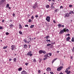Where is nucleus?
I'll list each match as a JSON object with an SVG mask.
<instances>
[{
	"label": "nucleus",
	"instance_id": "61",
	"mask_svg": "<svg viewBox=\"0 0 74 74\" xmlns=\"http://www.w3.org/2000/svg\"><path fill=\"white\" fill-rule=\"evenodd\" d=\"M67 35L68 36H70V34H68Z\"/></svg>",
	"mask_w": 74,
	"mask_h": 74
},
{
	"label": "nucleus",
	"instance_id": "19",
	"mask_svg": "<svg viewBox=\"0 0 74 74\" xmlns=\"http://www.w3.org/2000/svg\"><path fill=\"white\" fill-rule=\"evenodd\" d=\"M5 0H1L0 2L2 3V4L4 2H5Z\"/></svg>",
	"mask_w": 74,
	"mask_h": 74
},
{
	"label": "nucleus",
	"instance_id": "50",
	"mask_svg": "<svg viewBox=\"0 0 74 74\" xmlns=\"http://www.w3.org/2000/svg\"><path fill=\"white\" fill-rule=\"evenodd\" d=\"M3 29V27H2L1 26L0 27V29Z\"/></svg>",
	"mask_w": 74,
	"mask_h": 74
},
{
	"label": "nucleus",
	"instance_id": "20",
	"mask_svg": "<svg viewBox=\"0 0 74 74\" xmlns=\"http://www.w3.org/2000/svg\"><path fill=\"white\" fill-rule=\"evenodd\" d=\"M22 70V67H20L18 69V70L19 71H21Z\"/></svg>",
	"mask_w": 74,
	"mask_h": 74
},
{
	"label": "nucleus",
	"instance_id": "17",
	"mask_svg": "<svg viewBox=\"0 0 74 74\" xmlns=\"http://www.w3.org/2000/svg\"><path fill=\"white\" fill-rule=\"evenodd\" d=\"M57 59H58V58H56L53 60L52 61V64H53V62H55V60H57Z\"/></svg>",
	"mask_w": 74,
	"mask_h": 74
},
{
	"label": "nucleus",
	"instance_id": "30",
	"mask_svg": "<svg viewBox=\"0 0 74 74\" xmlns=\"http://www.w3.org/2000/svg\"><path fill=\"white\" fill-rule=\"evenodd\" d=\"M15 45H12L11 46V47H12V48H14H14H15Z\"/></svg>",
	"mask_w": 74,
	"mask_h": 74
},
{
	"label": "nucleus",
	"instance_id": "13",
	"mask_svg": "<svg viewBox=\"0 0 74 74\" xmlns=\"http://www.w3.org/2000/svg\"><path fill=\"white\" fill-rule=\"evenodd\" d=\"M48 53H47L44 56V58H48Z\"/></svg>",
	"mask_w": 74,
	"mask_h": 74
},
{
	"label": "nucleus",
	"instance_id": "11",
	"mask_svg": "<svg viewBox=\"0 0 74 74\" xmlns=\"http://www.w3.org/2000/svg\"><path fill=\"white\" fill-rule=\"evenodd\" d=\"M70 39V37H68L66 39V41H69V40Z\"/></svg>",
	"mask_w": 74,
	"mask_h": 74
},
{
	"label": "nucleus",
	"instance_id": "24",
	"mask_svg": "<svg viewBox=\"0 0 74 74\" xmlns=\"http://www.w3.org/2000/svg\"><path fill=\"white\" fill-rule=\"evenodd\" d=\"M34 25H32L30 26V27L31 29H32V28H33L34 27Z\"/></svg>",
	"mask_w": 74,
	"mask_h": 74
},
{
	"label": "nucleus",
	"instance_id": "36",
	"mask_svg": "<svg viewBox=\"0 0 74 74\" xmlns=\"http://www.w3.org/2000/svg\"><path fill=\"white\" fill-rule=\"evenodd\" d=\"M69 7L70 8H72L73 7V5H69Z\"/></svg>",
	"mask_w": 74,
	"mask_h": 74
},
{
	"label": "nucleus",
	"instance_id": "3",
	"mask_svg": "<svg viewBox=\"0 0 74 74\" xmlns=\"http://www.w3.org/2000/svg\"><path fill=\"white\" fill-rule=\"evenodd\" d=\"M27 56H29L30 57H32V56H33V54L32 53V51H29L27 53Z\"/></svg>",
	"mask_w": 74,
	"mask_h": 74
},
{
	"label": "nucleus",
	"instance_id": "29",
	"mask_svg": "<svg viewBox=\"0 0 74 74\" xmlns=\"http://www.w3.org/2000/svg\"><path fill=\"white\" fill-rule=\"evenodd\" d=\"M15 45H12L11 46V47H12V48H14H14H15Z\"/></svg>",
	"mask_w": 74,
	"mask_h": 74
},
{
	"label": "nucleus",
	"instance_id": "59",
	"mask_svg": "<svg viewBox=\"0 0 74 74\" xmlns=\"http://www.w3.org/2000/svg\"><path fill=\"white\" fill-rule=\"evenodd\" d=\"M4 22V20H2V22L3 23Z\"/></svg>",
	"mask_w": 74,
	"mask_h": 74
},
{
	"label": "nucleus",
	"instance_id": "39",
	"mask_svg": "<svg viewBox=\"0 0 74 74\" xmlns=\"http://www.w3.org/2000/svg\"><path fill=\"white\" fill-rule=\"evenodd\" d=\"M31 18L32 19V20H33V19H34V17L33 16H32V17H31Z\"/></svg>",
	"mask_w": 74,
	"mask_h": 74
},
{
	"label": "nucleus",
	"instance_id": "49",
	"mask_svg": "<svg viewBox=\"0 0 74 74\" xmlns=\"http://www.w3.org/2000/svg\"><path fill=\"white\" fill-rule=\"evenodd\" d=\"M42 59H40V60H39V63H41V61H42Z\"/></svg>",
	"mask_w": 74,
	"mask_h": 74
},
{
	"label": "nucleus",
	"instance_id": "64",
	"mask_svg": "<svg viewBox=\"0 0 74 74\" xmlns=\"http://www.w3.org/2000/svg\"><path fill=\"white\" fill-rule=\"evenodd\" d=\"M8 8L9 9H10V10H11V7H9Z\"/></svg>",
	"mask_w": 74,
	"mask_h": 74
},
{
	"label": "nucleus",
	"instance_id": "5",
	"mask_svg": "<svg viewBox=\"0 0 74 74\" xmlns=\"http://www.w3.org/2000/svg\"><path fill=\"white\" fill-rule=\"evenodd\" d=\"M70 16V14L69 13H67L65 14L64 18H66V17H69Z\"/></svg>",
	"mask_w": 74,
	"mask_h": 74
},
{
	"label": "nucleus",
	"instance_id": "38",
	"mask_svg": "<svg viewBox=\"0 0 74 74\" xmlns=\"http://www.w3.org/2000/svg\"><path fill=\"white\" fill-rule=\"evenodd\" d=\"M46 41L47 42H50V41H51V40H50L47 39Z\"/></svg>",
	"mask_w": 74,
	"mask_h": 74
},
{
	"label": "nucleus",
	"instance_id": "16",
	"mask_svg": "<svg viewBox=\"0 0 74 74\" xmlns=\"http://www.w3.org/2000/svg\"><path fill=\"white\" fill-rule=\"evenodd\" d=\"M46 70L47 71H51V68H50L48 67L46 69Z\"/></svg>",
	"mask_w": 74,
	"mask_h": 74
},
{
	"label": "nucleus",
	"instance_id": "55",
	"mask_svg": "<svg viewBox=\"0 0 74 74\" xmlns=\"http://www.w3.org/2000/svg\"><path fill=\"white\" fill-rule=\"evenodd\" d=\"M30 40L29 41H27V43H28V44L30 43Z\"/></svg>",
	"mask_w": 74,
	"mask_h": 74
},
{
	"label": "nucleus",
	"instance_id": "14",
	"mask_svg": "<svg viewBox=\"0 0 74 74\" xmlns=\"http://www.w3.org/2000/svg\"><path fill=\"white\" fill-rule=\"evenodd\" d=\"M39 54H42V50H41L39 51Z\"/></svg>",
	"mask_w": 74,
	"mask_h": 74
},
{
	"label": "nucleus",
	"instance_id": "53",
	"mask_svg": "<svg viewBox=\"0 0 74 74\" xmlns=\"http://www.w3.org/2000/svg\"><path fill=\"white\" fill-rule=\"evenodd\" d=\"M12 58H10L9 59V61H11L12 60Z\"/></svg>",
	"mask_w": 74,
	"mask_h": 74
},
{
	"label": "nucleus",
	"instance_id": "15",
	"mask_svg": "<svg viewBox=\"0 0 74 74\" xmlns=\"http://www.w3.org/2000/svg\"><path fill=\"white\" fill-rule=\"evenodd\" d=\"M69 14H74V12L73 11H70V12L69 13Z\"/></svg>",
	"mask_w": 74,
	"mask_h": 74
},
{
	"label": "nucleus",
	"instance_id": "8",
	"mask_svg": "<svg viewBox=\"0 0 74 74\" xmlns=\"http://www.w3.org/2000/svg\"><path fill=\"white\" fill-rule=\"evenodd\" d=\"M64 32H66L65 29H64L60 31L59 33V34H62V33H64Z\"/></svg>",
	"mask_w": 74,
	"mask_h": 74
},
{
	"label": "nucleus",
	"instance_id": "33",
	"mask_svg": "<svg viewBox=\"0 0 74 74\" xmlns=\"http://www.w3.org/2000/svg\"><path fill=\"white\" fill-rule=\"evenodd\" d=\"M54 4V3H52L51 5V7H52L53 6V5Z\"/></svg>",
	"mask_w": 74,
	"mask_h": 74
},
{
	"label": "nucleus",
	"instance_id": "23",
	"mask_svg": "<svg viewBox=\"0 0 74 74\" xmlns=\"http://www.w3.org/2000/svg\"><path fill=\"white\" fill-rule=\"evenodd\" d=\"M59 9H57L55 10V11L56 12H58L59 11Z\"/></svg>",
	"mask_w": 74,
	"mask_h": 74
},
{
	"label": "nucleus",
	"instance_id": "41",
	"mask_svg": "<svg viewBox=\"0 0 74 74\" xmlns=\"http://www.w3.org/2000/svg\"><path fill=\"white\" fill-rule=\"evenodd\" d=\"M7 48V46H5V47H3V49H6V48Z\"/></svg>",
	"mask_w": 74,
	"mask_h": 74
},
{
	"label": "nucleus",
	"instance_id": "28",
	"mask_svg": "<svg viewBox=\"0 0 74 74\" xmlns=\"http://www.w3.org/2000/svg\"><path fill=\"white\" fill-rule=\"evenodd\" d=\"M71 41L72 42H74V37H73L72 38V40H71Z\"/></svg>",
	"mask_w": 74,
	"mask_h": 74
},
{
	"label": "nucleus",
	"instance_id": "43",
	"mask_svg": "<svg viewBox=\"0 0 74 74\" xmlns=\"http://www.w3.org/2000/svg\"><path fill=\"white\" fill-rule=\"evenodd\" d=\"M63 8V7L62 6H60V9H62Z\"/></svg>",
	"mask_w": 74,
	"mask_h": 74
},
{
	"label": "nucleus",
	"instance_id": "9",
	"mask_svg": "<svg viewBox=\"0 0 74 74\" xmlns=\"http://www.w3.org/2000/svg\"><path fill=\"white\" fill-rule=\"evenodd\" d=\"M21 74H27V73L25 71H23L21 72Z\"/></svg>",
	"mask_w": 74,
	"mask_h": 74
},
{
	"label": "nucleus",
	"instance_id": "56",
	"mask_svg": "<svg viewBox=\"0 0 74 74\" xmlns=\"http://www.w3.org/2000/svg\"><path fill=\"white\" fill-rule=\"evenodd\" d=\"M50 73H51V74H53V73L52 72H50Z\"/></svg>",
	"mask_w": 74,
	"mask_h": 74
},
{
	"label": "nucleus",
	"instance_id": "4",
	"mask_svg": "<svg viewBox=\"0 0 74 74\" xmlns=\"http://www.w3.org/2000/svg\"><path fill=\"white\" fill-rule=\"evenodd\" d=\"M57 26L58 27L59 29H60L61 27H62V28H63V27H64V25H62L60 23H59Z\"/></svg>",
	"mask_w": 74,
	"mask_h": 74
},
{
	"label": "nucleus",
	"instance_id": "48",
	"mask_svg": "<svg viewBox=\"0 0 74 74\" xmlns=\"http://www.w3.org/2000/svg\"><path fill=\"white\" fill-rule=\"evenodd\" d=\"M25 27H29V25H25Z\"/></svg>",
	"mask_w": 74,
	"mask_h": 74
},
{
	"label": "nucleus",
	"instance_id": "18",
	"mask_svg": "<svg viewBox=\"0 0 74 74\" xmlns=\"http://www.w3.org/2000/svg\"><path fill=\"white\" fill-rule=\"evenodd\" d=\"M27 45L26 44H25L24 45V48H25V49H27Z\"/></svg>",
	"mask_w": 74,
	"mask_h": 74
},
{
	"label": "nucleus",
	"instance_id": "7",
	"mask_svg": "<svg viewBox=\"0 0 74 74\" xmlns=\"http://www.w3.org/2000/svg\"><path fill=\"white\" fill-rule=\"evenodd\" d=\"M63 68V66H60L57 68V70L58 71H60Z\"/></svg>",
	"mask_w": 74,
	"mask_h": 74
},
{
	"label": "nucleus",
	"instance_id": "57",
	"mask_svg": "<svg viewBox=\"0 0 74 74\" xmlns=\"http://www.w3.org/2000/svg\"><path fill=\"white\" fill-rule=\"evenodd\" d=\"M11 49L12 50V51H14V49L13 47H12L11 48Z\"/></svg>",
	"mask_w": 74,
	"mask_h": 74
},
{
	"label": "nucleus",
	"instance_id": "42",
	"mask_svg": "<svg viewBox=\"0 0 74 74\" xmlns=\"http://www.w3.org/2000/svg\"><path fill=\"white\" fill-rule=\"evenodd\" d=\"M25 65H26V66H27V65H28V64H29V63H25Z\"/></svg>",
	"mask_w": 74,
	"mask_h": 74
},
{
	"label": "nucleus",
	"instance_id": "25",
	"mask_svg": "<svg viewBox=\"0 0 74 74\" xmlns=\"http://www.w3.org/2000/svg\"><path fill=\"white\" fill-rule=\"evenodd\" d=\"M46 7L47 8H49V5H47L46 6Z\"/></svg>",
	"mask_w": 74,
	"mask_h": 74
},
{
	"label": "nucleus",
	"instance_id": "45",
	"mask_svg": "<svg viewBox=\"0 0 74 74\" xmlns=\"http://www.w3.org/2000/svg\"><path fill=\"white\" fill-rule=\"evenodd\" d=\"M38 73L39 74H40V73H41V71H40V70H38Z\"/></svg>",
	"mask_w": 74,
	"mask_h": 74
},
{
	"label": "nucleus",
	"instance_id": "60",
	"mask_svg": "<svg viewBox=\"0 0 74 74\" xmlns=\"http://www.w3.org/2000/svg\"><path fill=\"white\" fill-rule=\"evenodd\" d=\"M52 8L53 9H54V8H55L54 6L52 7Z\"/></svg>",
	"mask_w": 74,
	"mask_h": 74
},
{
	"label": "nucleus",
	"instance_id": "62",
	"mask_svg": "<svg viewBox=\"0 0 74 74\" xmlns=\"http://www.w3.org/2000/svg\"><path fill=\"white\" fill-rule=\"evenodd\" d=\"M29 48H30V46H31L30 45H29Z\"/></svg>",
	"mask_w": 74,
	"mask_h": 74
},
{
	"label": "nucleus",
	"instance_id": "12",
	"mask_svg": "<svg viewBox=\"0 0 74 74\" xmlns=\"http://www.w3.org/2000/svg\"><path fill=\"white\" fill-rule=\"evenodd\" d=\"M50 38V36H46V37H45L44 38H46L47 40H48V39L49 38Z\"/></svg>",
	"mask_w": 74,
	"mask_h": 74
},
{
	"label": "nucleus",
	"instance_id": "1",
	"mask_svg": "<svg viewBox=\"0 0 74 74\" xmlns=\"http://www.w3.org/2000/svg\"><path fill=\"white\" fill-rule=\"evenodd\" d=\"M71 67V66H69V67L67 68L66 69V70L65 71V72L67 74H70L71 73V71L68 70H70Z\"/></svg>",
	"mask_w": 74,
	"mask_h": 74
},
{
	"label": "nucleus",
	"instance_id": "51",
	"mask_svg": "<svg viewBox=\"0 0 74 74\" xmlns=\"http://www.w3.org/2000/svg\"><path fill=\"white\" fill-rule=\"evenodd\" d=\"M35 17L36 18H38V15H36L35 16Z\"/></svg>",
	"mask_w": 74,
	"mask_h": 74
},
{
	"label": "nucleus",
	"instance_id": "22",
	"mask_svg": "<svg viewBox=\"0 0 74 74\" xmlns=\"http://www.w3.org/2000/svg\"><path fill=\"white\" fill-rule=\"evenodd\" d=\"M14 25L12 24H11L10 25V28H12V27H14Z\"/></svg>",
	"mask_w": 74,
	"mask_h": 74
},
{
	"label": "nucleus",
	"instance_id": "21",
	"mask_svg": "<svg viewBox=\"0 0 74 74\" xmlns=\"http://www.w3.org/2000/svg\"><path fill=\"white\" fill-rule=\"evenodd\" d=\"M42 53H43L44 54H46L47 53V52H46V51H45L44 50H42Z\"/></svg>",
	"mask_w": 74,
	"mask_h": 74
},
{
	"label": "nucleus",
	"instance_id": "10",
	"mask_svg": "<svg viewBox=\"0 0 74 74\" xmlns=\"http://www.w3.org/2000/svg\"><path fill=\"white\" fill-rule=\"evenodd\" d=\"M19 29L20 30H22V29L23 28V27H22V26H21V24H19Z\"/></svg>",
	"mask_w": 74,
	"mask_h": 74
},
{
	"label": "nucleus",
	"instance_id": "26",
	"mask_svg": "<svg viewBox=\"0 0 74 74\" xmlns=\"http://www.w3.org/2000/svg\"><path fill=\"white\" fill-rule=\"evenodd\" d=\"M23 41L24 42H25V43H27V41L26 40V39H24L23 40Z\"/></svg>",
	"mask_w": 74,
	"mask_h": 74
},
{
	"label": "nucleus",
	"instance_id": "58",
	"mask_svg": "<svg viewBox=\"0 0 74 74\" xmlns=\"http://www.w3.org/2000/svg\"><path fill=\"white\" fill-rule=\"evenodd\" d=\"M53 2H55V0H51Z\"/></svg>",
	"mask_w": 74,
	"mask_h": 74
},
{
	"label": "nucleus",
	"instance_id": "47",
	"mask_svg": "<svg viewBox=\"0 0 74 74\" xmlns=\"http://www.w3.org/2000/svg\"><path fill=\"white\" fill-rule=\"evenodd\" d=\"M12 15L14 17L15 16V13L13 14Z\"/></svg>",
	"mask_w": 74,
	"mask_h": 74
},
{
	"label": "nucleus",
	"instance_id": "34",
	"mask_svg": "<svg viewBox=\"0 0 74 74\" xmlns=\"http://www.w3.org/2000/svg\"><path fill=\"white\" fill-rule=\"evenodd\" d=\"M51 45V44L48 43L47 44V47H49V46H50Z\"/></svg>",
	"mask_w": 74,
	"mask_h": 74
},
{
	"label": "nucleus",
	"instance_id": "32",
	"mask_svg": "<svg viewBox=\"0 0 74 74\" xmlns=\"http://www.w3.org/2000/svg\"><path fill=\"white\" fill-rule=\"evenodd\" d=\"M13 60L14 62H16V58H14Z\"/></svg>",
	"mask_w": 74,
	"mask_h": 74
},
{
	"label": "nucleus",
	"instance_id": "52",
	"mask_svg": "<svg viewBox=\"0 0 74 74\" xmlns=\"http://www.w3.org/2000/svg\"><path fill=\"white\" fill-rule=\"evenodd\" d=\"M33 61H34V62H36V59H34Z\"/></svg>",
	"mask_w": 74,
	"mask_h": 74
},
{
	"label": "nucleus",
	"instance_id": "40",
	"mask_svg": "<svg viewBox=\"0 0 74 74\" xmlns=\"http://www.w3.org/2000/svg\"><path fill=\"white\" fill-rule=\"evenodd\" d=\"M5 34L7 36H8V35H9V34H10L8 32H6Z\"/></svg>",
	"mask_w": 74,
	"mask_h": 74
},
{
	"label": "nucleus",
	"instance_id": "46",
	"mask_svg": "<svg viewBox=\"0 0 74 74\" xmlns=\"http://www.w3.org/2000/svg\"><path fill=\"white\" fill-rule=\"evenodd\" d=\"M48 59L47 58H44L43 59V60H46V59Z\"/></svg>",
	"mask_w": 74,
	"mask_h": 74
},
{
	"label": "nucleus",
	"instance_id": "31",
	"mask_svg": "<svg viewBox=\"0 0 74 74\" xmlns=\"http://www.w3.org/2000/svg\"><path fill=\"white\" fill-rule=\"evenodd\" d=\"M19 34H22V35L23 34L22 32L21 31H19Z\"/></svg>",
	"mask_w": 74,
	"mask_h": 74
},
{
	"label": "nucleus",
	"instance_id": "44",
	"mask_svg": "<svg viewBox=\"0 0 74 74\" xmlns=\"http://www.w3.org/2000/svg\"><path fill=\"white\" fill-rule=\"evenodd\" d=\"M32 22V20L30 19H29L28 21V22Z\"/></svg>",
	"mask_w": 74,
	"mask_h": 74
},
{
	"label": "nucleus",
	"instance_id": "35",
	"mask_svg": "<svg viewBox=\"0 0 74 74\" xmlns=\"http://www.w3.org/2000/svg\"><path fill=\"white\" fill-rule=\"evenodd\" d=\"M48 53V55H49V56H52V53Z\"/></svg>",
	"mask_w": 74,
	"mask_h": 74
},
{
	"label": "nucleus",
	"instance_id": "2",
	"mask_svg": "<svg viewBox=\"0 0 74 74\" xmlns=\"http://www.w3.org/2000/svg\"><path fill=\"white\" fill-rule=\"evenodd\" d=\"M37 2H36L35 4H34L33 5V8L34 9H36L37 7H38L39 6L38 5H37Z\"/></svg>",
	"mask_w": 74,
	"mask_h": 74
},
{
	"label": "nucleus",
	"instance_id": "63",
	"mask_svg": "<svg viewBox=\"0 0 74 74\" xmlns=\"http://www.w3.org/2000/svg\"><path fill=\"white\" fill-rule=\"evenodd\" d=\"M2 3L1 2H0V5H1V4H2Z\"/></svg>",
	"mask_w": 74,
	"mask_h": 74
},
{
	"label": "nucleus",
	"instance_id": "54",
	"mask_svg": "<svg viewBox=\"0 0 74 74\" xmlns=\"http://www.w3.org/2000/svg\"><path fill=\"white\" fill-rule=\"evenodd\" d=\"M52 47H53V46L52 45H51V46H50V47L51 48H52Z\"/></svg>",
	"mask_w": 74,
	"mask_h": 74
},
{
	"label": "nucleus",
	"instance_id": "37",
	"mask_svg": "<svg viewBox=\"0 0 74 74\" xmlns=\"http://www.w3.org/2000/svg\"><path fill=\"white\" fill-rule=\"evenodd\" d=\"M66 32H69L70 31L68 29H66Z\"/></svg>",
	"mask_w": 74,
	"mask_h": 74
},
{
	"label": "nucleus",
	"instance_id": "6",
	"mask_svg": "<svg viewBox=\"0 0 74 74\" xmlns=\"http://www.w3.org/2000/svg\"><path fill=\"white\" fill-rule=\"evenodd\" d=\"M46 19L48 22H50V17L49 16H47Z\"/></svg>",
	"mask_w": 74,
	"mask_h": 74
},
{
	"label": "nucleus",
	"instance_id": "27",
	"mask_svg": "<svg viewBox=\"0 0 74 74\" xmlns=\"http://www.w3.org/2000/svg\"><path fill=\"white\" fill-rule=\"evenodd\" d=\"M9 6H10V5H9V4H7L6 6L7 8H8Z\"/></svg>",
	"mask_w": 74,
	"mask_h": 74
}]
</instances>
